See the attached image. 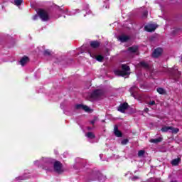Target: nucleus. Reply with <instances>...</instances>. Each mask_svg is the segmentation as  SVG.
I'll return each mask as SVG.
<instances>
[{
	"label": "nucleus",
	"mask_w": 182,
	"mask_h": 182,
	"mask_svg": "<svg viewBox=\"0 0 182 182\" xmlns=\"http://www.w3.org/2000/svg\"><path fill=\"white\" fill-rule=\"evenodd\" d=\"M35 166H38L41 167L42 166V168L43 170H46V171H52L53 170L60 174V173H63V166L62 163L58 161L54 162L53 159L50 158H43L40 161H34Z\"/></svg>",
	"instance_id": "obj_1"
},
{
	"label": "nucleus",
	"mask_w": 182,
	"mask_h": 182,
	"mask_svg": "<svg viewBox=\"0 0 182 182\" xmlns=\"http://www.w3.org/2000/svg\"><path fill=\"white\" fill-rule=\"evenodd\" d=\"M122 70H114V75H116L117 76H122L123 77H127V76L130 75V67H129L127 65H122Z\"/></svg>",
	"instance_id": "obj_2"
},
{
	"label": "nucleus",
	"mask_w": 182,
	"mask_h": 182,
	"mask_svg": "<svg viewBox=\"0 0 182 182\" xmlns=\"http://www.w3.org/2000/svg\"><path fill=\"white\" fill-rule=\"evenodd\" d=\"M38 15L40 19L43 21V22H48V21H50V19L52 18L50 16L49 11L45 9H39L38 11Z\"/></svg>",
	"instance_id": "obj_3"
},
{
	"label": "nucleus",
	"mask_w": 182,
	"mask_h": 182,
	"mask_svg": "<svg viewBox=\"0 0 182 182\" xmlns=\"http://www.w3.org/2000/svg\"><path fill=\"white\" fill-rule=\"evenodd\" d=\"M166 72L169 73V75L171 79H173V80H176L177 77L180 76L181 73L178 72V68L177 67L173 68H168L166 70Z\"/></svg>",
	"instance_id": "obj_4"
},
{
	"label": "nucleus",
	"mask_w": 182,
	"mask_h": 182,
	"mask_svg": "<svg viewBox=\"0 0 182 182\" xmlns=\"http://www.w3.org/2000/svg\"><path fill=\"white\" fill-rule=\"evenodd\" d=\"M161 132H163L164 133H167V132H168V133H173V134H177V133L180 132V129L178 128H175L173 127L165 126L161 128Z\"/></svg>",
	"instance_id": "obj_5"
},
{
	"label": "nucleus",
	"mask_w": 182,
	"mask_h": 182,
	"mask_svg": "<svg viewBox=\"0 0 182 182\" xmlns=\"http://www.w3.org/2000/svg\"><path fill=\"white\" fill-rule=\"evenodd\" d=\"M105 95V92L102 90H95L92 92L91 97L92 99H100Z\"/></svg>",
	"instance_id": "obj_6"
},
{
	"label": "nucleus",
	"mask_w": 182,
	"mask_h": 182,
	"mask_svg": "<svg viewBox=\"0 0 182 182\" xmlns=\"http://www.w3.org/2000/svg\"><path fill=\"white\" fill-rule=\"evenodd\" d=\"M88 53L91 56V58H92L93 59H96V60H97L98 62L103 61L104 57L102 55H96V54L92 53L90 50H88Z\"/></svg>",
	"instance_id": "obj_7"
},
{
	"label": "nucleus",
	"mask_w": 182,
	"mask_h": 182,
	"mask_svg": "<svg viewBox=\"0 0 182 182\" xmlns=\"http://www.w3.org/2000/svg\"><path fill=\"white\" fill-rule=\"evenodd\" d=\"M138 90H139V88H137V87H136V86L132 87L129 90L131 96L134 97V99H137V96H139V95L137 94Z\"/></svg>",
	"instance_id": "obj_8"
},
{
	"label": "nucleus",
	"mask_w": 182,
	"mask_h": 182,
	"mask_svg": "<svg viewBox=\"0 0 182 182\" xmlns=\"http://www.w3.org/2000/svg\"><path fill=\"white\" fill-rule=\"evenodd\" d=\"M129 107V104L124 102L123 104H121L118 107L117 110L118 112H121V113H124L126 112L127 109Z\"/></svg>",
	"instance_id": "obj_9"
},
{
	"label": "nucleus",
	"mask_w": 182,
	"mask_h": 182,
	"mask_svg": "<svg viewBox=\"0 0 182 182\" xmlns=\"http://www.w3.org/2000/svg\"><path fill=\"white\" fill-rule=\"evenodd\" d=\"M157 28V26L155 24H148L144 27L145 31L146 32H154Z\"/></svg>",
	"instance_id": "obj_10"
},
{
	"label": "nucleus",
	"mask_w": 182,
	"mask_h": 182,
	"mask_svg": "<svg viewBox=\"0 0 182 182\" xmlns=\"http://www.w3.org/2000/svg\"><path fill=\"white\" fill-rule=\"evenodd\" d=\"M129 53H135V55H139V46H133L128 48Z\"/></svg>",
	"instance_id": "obj_11"
},
{
	"label": "nucleus",
	"mask_w": 182,
	"mask_h": 182,
	"mask_svg": "<svg viewBox=\"0 0 182 182\" xmlns=\"http://www.w3.org/2000/svg\"><path fill=\"white\" fill-rule=\"evenodd\" d=\"M163 53V49L161 48H158L156 50H154L152 56L153 58H159Z\"/></svg>",
	"instance_id": "obj_12"
},
{
	"label": "nucleus",
	"mask_w": 182,
	"mask_h": 182,
	"mask_svg": "<svg viewBox=\"0 0 182 182\" xmlns=\"http://www.w3.org/2000/svg\"><path fill=\"white\" fill-rule=\"evenodd\" d=\"M28 62H29V58L26 56H24L20 60L19 63L21 65V66H25Z\"/></svg>",
	"instance_id": "obj_13"
},
{
	"label": "nucleus",
	"mask_w": 182,
	"mask_h": 182,
	"mask_svg": "<svg viewBox=\"0 0 182 182\" xmlns=\"http://www.w3.org/2000/svg\"><path fill=\"white\" fill-rule=\"evenodd\" d=\"M130 39V37L128 36H124V35H122V36H120L119 38H118V41H119L120 42H127V41H129Z\"/></svg>",
	"instance_id": "obj_14"
},
{
	"label": "nucleus",
	"mask_w": 182,
	"mask_h": 182,
	"mask_svg": "<svg viewBox=\"0 0 182 182\" xmlns=\"http://www.w3.org/2000/svg\"><path fill=\"white\" fill-rule=\"evenodd\" d=\"M114 133L115 136H117V137H122V132L119 131V128L117 127V125L114 126Z\"/></svg>",
	"instance_id": "obj_15"
},
{
	"label": "nucleus",
	"mask_w": 182,
	"mask_h": 182,
	"mask_svg": "<svg viewBox=\"0 0 182 182\" xmlns=\"http://www.w3.org/2000/svg\"><path fill=\"white\" fill-rule=\"evenodd\" d=\"M91 48H93L94 49H96V48H99L100 46V43L97 41H92L90 43Z\"/></svg>",
	"instance_id": "obj_16"
},
{
	"label": "nucleus",
	"mask_w": 182,
	"mask_h": 182,
	"mask_svg": "<svg viewBox=\"0 0 182 182\" xmlns=\"http://www.w3.org/2000/svg\"><path fill=\"white\" fill-rule=\"evenodd\" d=\"M181 161V159L177 158L171 161V164L172 166H178V164Z\"/></svg>",
	"instance_id": "obj_17"
},
{
	"label": "nucleus",
	"mask_w": 182,
	"mask_h": 182,
	"mask_svg": "<svg viewBox=\"0 0 182 182\" xmlns=\"http://www.w3.org/2000/svg\"><path fill=\"white\" fill-rule=\"evenodd\" d=\"M86 137H87V139H89L90 140H93V139H95L96 137V136L95 135V134H93V132H87L85 134Z\"/></svg>",
	"instance_id": "obj_18"
},
{
	"label": "nucleus",
	"mask_w": 182,
	"mask_h": 182,
	"mask_svg": "<svg viewBox=\"0 0 182 182\" xmlns=\"http://www.w3.org/2000/svg\"><path fill=\"white\" fill-rule=\"evenodd\" d=\"M161 140H163V139L161 137L159 138H156V139H150V143H154V144H157V143H160V141H161Z\"/></svg>",
	"instance_id": "obj_19"
},
{
	"label": "nucleus",
	"mask_w": 182,
	"mask_h": 182,
	"mask_svg": "<svg viewBox=\"0 0 182 182\" xmlns=\"http://www.w3.org/2000/svg\"><path fill=\"white\" fill-rule=\"evenodd\" d=\"M82 110L87 112V113H92V112H93V110H92V109L87 105H82Z\"/></svg>",
	"instance_id": "obj_20"
},
{
	"label": "nucleus",
	"mask_w": 182,
	"mask_h": 182,
	"mask_svg": "<svg viewBox=\"0 0 182 182\" xmlns=\"http://www.w3.org/2000/svg\"><path fill=\"white\" fill-rule=\"evenodd\" d=\"M156 91L159 95H166V90L162 87L157 88Z\"/></svg>",
	"instance_id": "obj_21"
},
{
	"label": "nucleus",
	"mask_w": 182,
	"mask_h": 182,
	"mask_svg": "<svg viewBox=\"0 0 182 182\" xmlns=\"http://www.w3.org/2000/svg\"><path fill=\"white\" fill-rule=\"evenodd\" d=\"M22 2H23V0H14V4L16 6H21V5H22Z\"/></svg>",
	"instance_id": "obj_22"
},
{
	"label": "nucleus",
	"mask_w": 182,
	"mask_h": 182,
	"mask_svg": "<svg viewBox=\"0 0 182 182\" xmlns=\"http://www.w3.org/2000/svg\"><path fill=\"white\" fill-rule=\"evenodd\" d=\"M28 178V176H18L16 178L15 181H21V180H26Z\"/></svg>",
	"instance_id": "obj_23"
},
{
	"label": "nucleus",
	"mask_w": 182,
	"mask_h": 182,
	"mask_svg": "<svg viewBox=\"0 0 182 182\" xmlns=\"http://www.w3.org/2000/svg\"><path fill=\"white\" fill-rule=\"evenodd\" d=\"M75 108L77 109V110H82L83 109V105L82 104H77L75 106Z\"/></svg>",
	"instance_id": "obj_24"
},
{
	"label": "nucleus",
	"mask_w": 182,
	"mask_h": 182,
	"mask_svg": "<svg viewBox=\"0 0 182 182\" xmlns=\"http://www.w3.org/2000/svg\"><path fill=\"white\" fill-rule=\"evenodd\" d=\"M140 65L142 68H145L146 69H147L149 68V64H147V63H146V62H141Z\"/></svg>",
	"instance_id": "obj_25"
},
{
	"label": "nucleus",
	"mask_w": 182,
	"mask_h": 182,
	"mask_svg": "<svg viewBox=\"0 0 182 182\" xmlns=\"http://www.w3.org/2000/svg\"><path fill=\"white\" fill-rule=\"evenodd\" d=\"M138 156H139V157H142V156H144V151H143V150L139 151Z\"/></svg>",
	"instance_id": "obj_26"
},
{
	"label": "nucleus",
	"mask_w": 182,
	"mask_h": 182,
	"mask_svg": "<svg viewBox=\"0 0 182 182\" xmlns=\"http://www.w3.org/2000/svg\"><path fill=\"white\" fill-rule=\"evenodd\" d=\"M147 105H149V106H154V105H156V102L154 100L150 101L149 102H147Z\"/></svg>",
	"instance_id": "obj_27"
},
{
	"label": "nucleus",
	"mask_w": 182,
	"mask_h": 182,
	"mask_svg": "<svg viewBox=\"0 0 182 182\" xmlns=\"http://www.w3.org/2000/svg\"><path fill=\"white\" fill-rule=\"evenodd\" d=\"M127 143H129V139H124L121 142V144L123 145H126V144H127Z\"/></svg>",
	"instance_id": "obj_28"
},
{
	"label": "nucleus",
	"mask_w": 182,
	"mask_h": 182,
	"mask_svg": "<svg viewBox=\"0 0 182 182\" xmlns=\"http://www.w3.org/2000/svg\"><path fill=\"white\" fill-rule=\"evenodd\" d=\"M44 55L45 56H49L50 55V52L48 50H44Z\"/></svg>",
	"instance_id": "obj_29"
},
{
	"label": "nucleus",
	"mask_w": 182,
	"mask_h": 182,
	"mask_svg": "<svg viewBox=\"0 0 182 182\" xmlns=\"http://www.w3.org/2000/svg\"><path fill=\"white\" fill-rule=\"evenodd\" d=\"M39 18V16H38V15H34L33 16V21H37V19Z\"/></svg>",
	"instance_id": "obj_30"
},
{
	"label": "nucleus",
	"mask_w": 182,
	"mask_h": 182,
	"mask_svg": "<svg viewBox=\"0 0 182 182\" xmlns=\"http://www.w3.org/2000/svg\"><path fill=\"white\" fill-rule=\"evenodd\" d=\"M96 120H97V117H95L93 120L90 121L91 124L96 123Z\"/></svg>",
	"instance_id": "obj_31"
},
{
	"label": "nucleus",
	"mask_w": 182,
	"mask_h": 182,
	"mask_svg": "<svg viewBox=\"0 0 182 182\" xmlns=\"http://www.w3.org/2000/svg\"><path fill=\"white\" fill-rule=\"evenodd\" d=\"M76 160L78 161H77L78 164H82L83 163V161H85L84 160H80V159H77Z\"/></svg>",
	"instance_id": "obj_32"
},
{
	"label": "nucleus",
	"mask_w": 182,
	"mask_h": 182,
	"mask_svg": "<svg viewBox=\"0 0 182 182\" xmlns=\"http://www.w3.org/2000/svg\"><path fill=\"white\" fill-rule=\"evenodd\" d=\"M132 181H136V180H139V178L137 176H134L132 178Z\"/></svg>",
	"instance_id": "obj_33"
},
{
	"label": "nucleus",
	"mask_w": 182,
	"mask_h": 182,
	"mask_svg": "<svg viewBox=\"0 0 182 182\" xmlns=\"http://www.w3.org/2000/svg\"><path fill=\"white\" fill-rule=\"evenodd\" d=\"M58 9H59L60 12H65V11H63V9H60L59 6H58Z\"/></svg>",
	"instance_id": "obj_34"
},
{
	"label": "nucleus",
	"mask_w": 182,
	"mask_h": 182,
	"mask_svg": "<svg viewBox=\"0 0 182 182\" xmlns=\"http://www.w3.org/2000/svg\"><path fill=\"white\" fill-rule=\"evenodd\" d=\"M144 17H146V16H147V11H144Z\"/></svg>",
	"instance_id": "obj_35"
},
{
	"label": "nucleus",
	"mask_w": 182,
	"mask_h": 182,
	"mask_svg": "<svg viewBox=\"0 0 182 182\" xmlns=\"http://www.w3.org/2000/svg\"><path fill=\"white\" fill-rule=\"evenodd\" d=\"M86 12H87V14H90V10L87 9V10H86Z\"/></svg>",
	"instance_id": "obj_36"
},
{
	"label": "nucleus",
	"mask_w": 182,
	"mask_h": 182,
	"mask_svg": "<svg viewBox=\"0 0 182 182\" xmlns=\"http://www.w3.org/2000/svg\"><path fill=\"white\" fill-rule=\"evenodd\" d=\"M100 159L102 160V157H103V154H100Z\"/></svg>",
	"instance_id": "obj_37"
},
{
	"label": "nucleus",
	"mask_w": 182,
	"mask_h": 182,
	"mask_svg": "<svg viewBox=\"0 0 182 182\" xmlns=\"http://www.w3.org/2000/svg\"><path fill=\"white\" fill-rule=\"evenodd\" d=\"M144 111L145 112H149V108H145Z\"/></svg>",
	"instance_id": "obj_38"
},
{
	"label": "nucleus",
	"mask_w": 182,
	"mask_h": 182,
	"mask_svg": "<svg viewBox=\"0 0 182 182\" xmlns=\"http://www.w3.org/2000/svg\"><path fill=\"white\" fill-rule=\"evenodd\" d=\"M105 8H106V9H107V8H109V4H107V5L105 6Z\"/></svg>",
	"instance_id": "obj_39"
},
{
	"label": "nucleus",
	"mask_w": 182,
	"mask_h": 182,
	"mask_svg": "<svg viewBox=\"0 0 182 182\" xmlns=\"http://www.w3.org/2000/svg\"><path fill=\"white\" fill-rule=\"evenodd\" d=\"M139 100H141V96H139Z\"/></svg>",
	"instance_id": "obj_40"
},
{
	"label": "nucleus",
	"mask_w": 182,
	"mask_h": 182,
	"mask_svg": "<svg viewBox=\"0 0 182 182\" xmlns=\"http://www.w3.org/2000/svg\"><path fill=\"white\" fill-rule=\"evenodd\" d=\"M88 130H92V128H90V127H88Z\"/></svg>",
	"instance_id": "obj_41"
},
{
	"label": "nucleus",
	"mask_w": 182,
	"mask_h": 182,
	"mask_svg": "<svg viewBox=\"0 0 182 182\" xmlns=\"http://www.w3.org/2000/svg\"><path fill=\"white\" fill-rule=\"evenodd\" d=\"M76 11V12H79V9H77V10H75Z\"/></svg>",
	"instance_id": "obj_42"
},
{
	"label": "nucleus",
	"mask_w": 182,
	"mask_h": 182,
	"mask_svg": "<svg viewBox=\"0 0 182 182\" xmlns=\"http://www.w3.org/2000/svg\"><path fill=\"white\" fill-rule=\"evenodd\" d=\"M56 18H60V16H58V17H56Z\"/></svg>",
	"instance_id": "obj_43"
},
{
	"label": "nucleus",
	"mask_w": 182,
	"mask_h": 182,
	"mask_svg": "<svg viewBox=\"0 0 182 182\" xmlns=\"http://www.w3.org/2000/svg\"><path fill=\"white\" fill-rule=\"evenodd\" d=\"M75 14H76V13H74V14H73L75 15Z\"/></svg>",
	"instance_id": "obj_44"
},
{
	"label": "nucleus",
	"mask_w": 182,
	"mask_h": 182,
	"mask_svg": "<svg viewBox=\"0 0 182 182\" xmlns=\"http://www.w3.org/2000/svg\"><path fill=\"white\" fill-rule=\"evenodd\" d=\"M84 16H86V14H85Z\"/></svg>",
	"instance_id": "obj_45"
}]
</instances>
